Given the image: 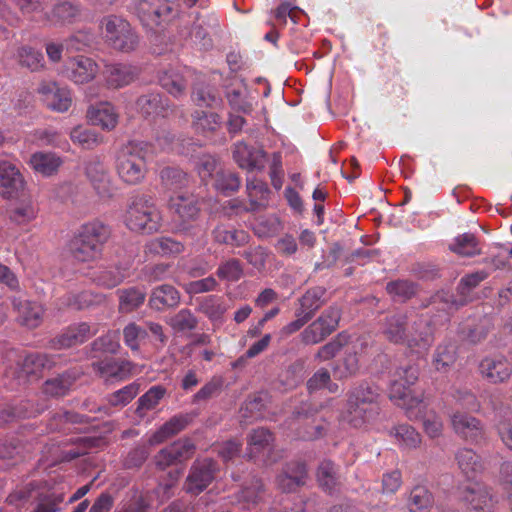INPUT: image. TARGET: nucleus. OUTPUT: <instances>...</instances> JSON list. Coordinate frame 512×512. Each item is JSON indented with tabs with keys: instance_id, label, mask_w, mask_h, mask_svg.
I'll return each mask as SVG.
<instances>
[{
	"instance_id": "1",
	"label": "nucleus",
	"mask_w": 512,
	"mask_h": 512,
	"mask_svg": "<svg viewBox=\"0 0 512 512\" xmlns=\"http://www.w3.org/2000/svg\"><path fill=\"white\" fill-rule=\"evenodd\" d=\"M380 332L385 340L410 349L426 350L433 342L430 323L419 317L410 321L406 311L396 309L387 313L380 321Z\"/></svg>"
},
{
	"instance_id": "2",
	"label": "nucleus",
	"mask_w": 512,
	"mask_h": 512,
	"mask_svg": "<svg viewBox=\"0 0 512 512\" xmlns=\"http://www.w3.org/2000/svg\"><path fill=\"white\" fill-rule=\"evenodd\" d=\"M110 236L109 228L93 221L80 227L69 242V253L77 262H91L101 255L102 246Z\"/></svg>"
},
{
	"instance_id": "3",
	"label": "nucleus",
	"mask_w": 512,
	"mask_h": 512,
	"mask_svg": "<svg viewBox=\"0 0 512 512\" xmlns=\"http://www.w3.org/2000/svg\"><path fill=\"white\" fill-rule=\"evenodd\" d=\"M153 153L152 146L143 141H131L122 146L116 157V171L129 185L140 183L146 172V158Z\"/></svg>"
},
{
	"instance_id": "4",
	"label": "nucleus",
	"mask_w": 512,
	"mask_h": 512,
	"mask_svg": "<svg viewBox=\"0 0 512 512\" xmlns=\"http://www.w3.org/2000/svg\"><path fill=\"white\" fill-rule=\"evenodd\" d=\"M161 215L147 195H137L131 198L128 205L125 223L131 231L151 234L160 228Z\"/></svg>"
},
{
	"instance_id": "5",
	"label": "nucleus",
	"mask_w": 512,
	"mask_h": 512,
	"mask_svg": "<svg viewBox=\"0 0 512 512\" xmlns=\"http://www.w3.org/2000/svg\"><path fill=\"white\" fill-rule=\"evenodd\" d=\"M102 25L105 29L107 42L115 50L129 53L137 48L139 37L125 19L116 15H109L103 18Z\"/></svg>"
},
{
	"instance_id": "6",
	"label": "nucleus",
	"mask_w": 512,
	"mask_h": 512,
	"mask_svg": "<svg viewBox=\"0 0 512 512\" xmlns=\"http://www.w3.org/2000/svg\"><path fill=\"white\" fill-rule=\"evenodd\" d=\"M340 319L341 309L337 305L329 306L301 332L302 343L315 345L322 342L338 328Z\"/></svg>"
},
{
	"instance_id": "7",
	"label": "nucleus",
	"mask_w": 512,
	"mask_h": 512,
	"mask_svg": "<svg viewBox=\"0 0 512 512\" xmlns=\"http://www.w3.org/2000/svg\"><path fill=\"white\" fill-rule=\"evenodd\" d=\"M218 470L216 461L211 458L195 460L190 467L184 490L193 495L200 494L213 482Z\"/></svg>"
},
{
	"instance_id": "8",
	"label": "nucleus",
	"mask_w": 512,
	"mask_h": 512,
	"mask_svg": "<svg viewBox=\"0 0 512 512\" xmlns=\"http://www.w3.org/2000/svg\"><path fill=\"white\" fill-rule=\"evenodd\" d=\"M135 10L143 25L153 28L171 18L173 6L168 0H139Z\"/></svg>"
},
{
	"instance_id": "9",
	"label": "nucleus",
	"mask_w": 512,
	"mask_h": 512,
	"mask_svg": "<svg viewBox=\"0 0 512 512\" xmlns=\"http://www.w3.org/2000/svg\"><path fill=\"white\" fill-rule=\"evenodd\" d=\"M317 412V408L313 407L309 403H302L293 411V420L303 424V427L298 429V436L301 439L315 440L325 434L327 430L326 423L312 419Z\"/></svg>"
},
{
	"instance_id": "10",
	"label": "nucleus",
	"mask_w": 512,
	"mask_h": 512,
	"mask_svg": "<svg viewBox=\"0 0 512 512\" xmlns=\"http://www.w3.org/2000/svg\"><path fill=\"white\" fill-rule=\"evenodd\" d=\"M56 366V358L46 353H30L17 364V378L23 380L39 379L46 371Z\"/></svg>"
},
{
	"instance_id": "11",
	"label": "nucleus",
	"mask_w": 512,
	"mask_h": 512,
	"mask_svg": "<svg viewBox=\"0 0 512 512\" xmlns=\"http://www.w3.org/2000/svg\"><path fill=\"white\" fill-rule=\"evenodd\" d=\"M419 376V369L414 364H406L398 367L391 380L390 398L392 400L403 401L410 397V386L414 385Z\"/></svg>"
},
{
	"instance_id": "12",
	"label": "nucleus",
	"mask_w": 512,
	"mask_h": 512,
	"mask_svg": "<svg viewBox=\"0 0 512 512\" xmlns=\"http://www.w3.org/2000/svg\"><path fill=\"white\" fill-rule=\"evenodd\" d=\"M454 432L462 439L478 443L485 436L482 422L474 416L462 412H455L451 416Z\"/></svg>"
},
{
	"instance_id": "13",
	"label": "nucleus",
	"mask_w": 512,
	"mask_h": 512,
	"mask_svg": "<svg viewBox=\"0 0 512 512\" xmlns=\"http://www.w3.org/2000/svg\"><path fill=\"white\" fill-rule=\"evenodd\" d=\"M97 72L96 62L82 55L69 59L63 69L64 76L76 84H84L93 80Z\"/></svg>"
},
{
	"instance_id": "14",
	"label": "nucleus",
	"mask_w": 512,
	"mask_h": 512,
	"mask_svg": "<svg viewBox=\"0 0 512 512\" xmlns=\"http://www.w3.org/2000/svg\"><path fill=\"white\" fill-rule=\"evenodd\" d=\"M232 156L241 169L253 171L264 169L267 155L262 149L248 146L244 142H237L232 148Z\"/></svg>"
},
{
	"instance_id": "15",
	"label": "nucleus",
	"mask_w": 512,
	"mask_h": 512,
	"mask_svg": "<svg viewBox=\"0 0 512 512\" xmlns=\"http://www.w3.org/2000/svg\"><path fill=\"white\" fill-rule=\"evenodd\" d=\"M81 14L80 4L63 0L55 3L49 11L45 12L43 19L52 25L64 26L78 21Z\"/></svg>"
},
{
	"instance_id": "16",
	"label": "nucleus",
	"mask_w": 512,
	"mask_h": 512,
	"mask_svg": "<svg viewBox=\"0 0 512 512\" xmlns=\"http://www.w3.org/2000/svg\"><path fill=\"white\" fill-rule=\"evenodd\" d=\"M460 497L468 508L477 512H489L493 507V498L489 489L480 483L464 487Z\"/></svg>"
},
{
	"instance_id": "17",
	"label": "nucleus",
	"mask_w": 512,
	"mask_h": 512,
	"mask_svg": "<svg viewBox=\"0 0 512 512\" xmlns=\"http://www.w3.org/2000/svg\"><path fill=\"white\" fill-rule=\"evenodd\" d=\"M13 309L17 312V321L20 325L29 329H35L40 326L43 320L44 309L34 301L22 298L12 300Z\"/></svg>"
},
{
	"instance_id": "18",
	"label": "nucleus",
	"mask_w": 512,
	"mask_h": 512,
	"mask_svg": "<svg viewBox=\"0 0 512 512\" xmlns=\"http://www.w3.org/2000/svg\"><path fill=\"white\" fill-rule=\"evenodd\" d=\"M95 334L87 323H80L69 327L62 334L50 340L49 346L52 349L60 350L82 344Z\"/></svg>"
},
{
	"instance_id": "19",
	"label": "nucleus",
	"mask_w": 512,
	"mask_h": 512,
	"mask_svg": "<svg viewBox=\"0 0 512 512\" xmlns=\"http://www.w3.org/2000/svg\"><path fill=\"white\" fill-rule=\"evenodd\" d=\"M479 372L490 383L507 381L512 374V367L504 357H485L479 364Z\"/></svg>"
},
{
	"instance_id": "20",
	"label": "nucleus",
	"mask_w": 512,
	"mask_h": 512,
	"mask_svg": "<svg viewBox=\"0 0 512 512\" xmlns=\"http://www.w3.org/2000/svg\"><path fill=\"white\" fill-rule=\"evenodd\" d=\"M38 92L44 96L47 106L58 112H65L72 103L70 91L59 87L56 82H42L38 87Z\"/></svg>"
},
{
	"instance_id": "21",
	"label": "nucleus",
	"mask_w": 512,
	"mask_h": 512,
	"mask_svg": "<svg viewBox=\"0 0 512 512\" xmlns=\"http://www.w3.org/2000/svg\"><path fill=\"white\" fill-rule=\"evenodd\" d=\"M380 413V407L364 406L347 401L346 409L342 413V421L354 428H360L373 421Z\"/></svg>"
},
{
	"instance_id": "22",
	"label": "nucleus",
	"mask_w": 512,
	"mask_h": 512,
	"mask_svg": "<svg viewBox=\"0 0 512 512\" xmlns=\"http://www.w3.org/2000/svg\"><path fill=\"white\" fill-rule=\"evenodd\" d=\"M169 208L184 222L196 219L200 212L197 197L187 192L171 196Z\"/></svg>"
},
{
	"instance_id": "23",
	"label": "nucleus",
	"mask_w": 512,
	"mask_h": 512,
	"mask_svg": "<svg viewBox=\"0 0 512 512\" xmlns=\"http://www.w3.org/2000/svg\"><path fill=\"white\" fill-rule=\"evenodd\" d=\"M107 85L119 89L134 82L139 74L137 67L129 64H111L105 70Z\"/></svg>"
},
{
	"instance_id": "24",
	"label": "nucleus",
	"mask_w": 512,
	"mask_h": 512,
	"mask_svg": "<svg viewBox=\"0 0 512 512\" xmlns=\"http://www.w3.org/2000/svg\"><path fill=\"white\" fill-rule=\"evenodd\" d=\"M23 180L18 169L9 162L0 163V195L14 197L22 189Z\"/></svg>"
},
{
	"instance_id": "25",
	"label": "nucleus",
	"mask_w": 512,
	"mask_h": 512,
	"mask_svg": "<svg viewBox=\"0 0 512 512\" xmlns=\"http://www.w3.org/2000/svg\"><path fill=\"white\" fill-rule=\"evenodd\" d=\"M85 173L96 192L105 197L110 194V178L105 165L98 159L87 162Z\"/></svg>"
},
{
	"instance_id": "26",
	"label": "nucleus",
	"mask_w": 512,
	"mask_h": 512,
	"mask_svg": "<svg viewBox=\"0 0 512 512\" xmlns=\"http://www.w3.org/2000/svg\"><path fill=\"white\" fill-rule=\"evenodd\" d=\"M136 108L144 117L165 116L169 105L166 98L158 92H149L139 96Z\"/></svg>"
},
{
	"instance_id": "27",
	"label": "nucleus",
	"mask_w": 512,
	"mask_h": 512,
	"mask_svg": "<svg viewBox=\"0 0 512 512\" xmlns=\"http://www.w3.org/2000/svg\"><path fill=\"white\" fill-rule=\"evenodd\" d=\"M421 290L419 283L409 279H396L386 284V292L396 303H406L416 297Z\"/></svg>"
},
{
	"instance_id": "28",
	"label": "nucleus",
	"mask_w": 512,
	"mask_h": 512,
	"mask_svg": "<svg viewBox=\"0 0 512 512\" xmlns=\"http://www.w3.org/2000/svg\"><path fill=\"white\" fill-rule=\"evenodd\" d=\"M180 302V294L171 285H161L152 290L149 298V306L156 311H163L176 307Z\"/></svg>"
},
{
	"instance_id": "29",
	"label": "nucleus",
	"mask_w": 512,
	"mask_h": 512,
	"mask_svg": "<svg viewBox=\"0 0 512 512\" xmlns=\"http://www.w3.org/2000/svg\"><path fill=\"white\" fill-rule=\"evenodd\" d=\"M92 367L103 377L123 379L131 373L133 365L127 360L106 357L93 362Z\"/></svg>"
},
{
	"instance_id": "30",
	"label": "nucleus",
	"mask_w": 512,
	"mask_h": 512,
	"mask_svg": "<svg viewBox=\"0 0 512 512\" xmlns=\"http://www.w3.org/2000/svg\"><path fill=\"white\" fill-rule=\"evenodd\" d=\"M326 292V288L322 286L308 289L299 298V308L297 310L300 314H304L309 319H312L315 313L326 303Z\"/></svg>"
},
{
	"instance_id": "31",
	"label": "nucleus",
	"mask_w": 512,
	"mask_h": 512,
	"mask_svg": "<svg viewBox=\"0 0 512 512\" xmlns=\"http://www.w3.org/2000/svg\"><path fill=\"white\" fill-rule=\"evenodd\" d=\"M78 376L76 371H65L54 378L46 380L42 391L47 396L63 397L70 391Z\"/></svg>"
},
{
	"instance_id": "32",
	"label": "nucleus",
	"mask_w": 512,
	"mask_h": 512,
	"mask_svg": "<svg viewBox=\"0 0 512 512\" xmlns=\"http://www.w3.org/2000/svg\"><path fill=\"white\" fill-rule=\"evenodd\" d=\"M87 117L93 125L101 126L106 130L114 129L118 123V114L110 103H101L98 106L90 107Z\"/></svg>"
},
{
	"instance_id": "33",
	"label": "nucleus",
	"mask_w": 512,
	"mask_h": 512,
	"mask_svg": "<svg viewBox=\"0 0 512 512\" xmlns=\"http://www.w3.org/2000/svg\"><path fill=\"white\" fill-rule=\"evenodd\" d=\"M378 388L367 382H362L347 393V401L370 407H380Z\"/></svg>"
},
{
	"instance_id": "34",
	"label": "nucleus",
	"mask_w": 512,
	"mask_h": 512,
	"mask_svg": "<svg viewBox=\"0 0 512 512\" xmlns=\"http://www.w3.org/2000/svg\"><path fill=\"white\" fill-rule=\"evenodd\" d=\"M215 242L232 247H242L249 243L250 235L242 229H229L225 225H218L212 231Z\"/></svg>"
},
{
	"instance_id": "35",
	"label": "nucleus",
	"mask_w": 512,
	"mask_h": 512,
	"mask_svg": "<svg viewBox=\"0 0 512 512\" xmlns=\"http://www.w3.org/2000/svg\"><path fill=\"white\" fill-rule=\"evenodd\" d=\"M160 179L162 186L176 194L182 193L190 184V179L187 173L179 168L166 167L160 172Z\"/></svg>"
},
{
	"instance_id": "36",
	"label": "nucleus",
	"mask_w": 512,
	"mask_h": 512,
	"mask_svg": "<svg viewBox=\"0 0 512 512\" xmlns=\"http://www.w3.org/2000/svg\"><path fill=\"white\" fill-rule=\"evenodd\" d=\"M119 298V312L130 313L143 305L146 299V291L139 287H129L117 291Z\"/></svg>"
},
{
	"instance_id": "37",
	"label": "nucleus",
	"mask_w": 512,
	"mask_h": 512,
	"mask_svg": "<svg viewBox=\"0 0 512 512\" xmlns=\"http://www.w3.org/2000/svg\"><path fill=\"white\" fill-rule=\"evenodd\" d=\"M467 303V299L455 298V296L447 291L441 290L423 300L420 304L421 308H427L434 305L438 310L452 311L457 310Z\"/></svg>"
},
{
	"instance_id": "38",
	"label": "nucleus",
	"mask_w": 512,
	"mask_h": 512,
	"mask_svg": "<svg viewBox=\"0 0 512 512\" xmlns=\"http://www.w3.org/2000/svg\"><path fill=\"white\" fill-rule=\"evenodd\" d=\"M127 277H129V267L115 265L100 270L94 280L99 286L111 289L120 285Z\"/></svg>"
},
{
	"instance_id": "39",
	"label": "nucleus",
	"mask_w": 512,
	"mask_h": 512,
	"mask_svg": "<svg viewBox=\"0 0 512 512\" xmlns=\"http://www.w3.org/2000/svg\"><path fill=\"white\" fill-rule=\"evenodd\" d=\"M193 420L190 414L173 416L154 434L155 442L160 443L184 430Z\"/></svg>"
},
{
	"instance_id": "40",
	"label": "nucleus",
	"mask_w": 512,
	"mask_h": 512,
	"mask_svg": "<svg viewBox=\"0 0 512 512\" xmlns=\"http://www.w3.org/2000/svg\"><path fill=\"white\" fill-rule=\"evenodd\" d=\"M455 460L460 470L468 477H472L484 469L481 457L470 448L459 449L455 454Z\"/></svg>"
},
{
	"instance_id": "41",
	"label": "nucleus",
	"mask_w": 512,
	"mask_h": 512,
	"mask_svg": "<svg viewBox=\"0 0 512 512\" xmlns=\"http://www.w3.org/2000/svg\"><path fill=\"white\" fill-rule=\"evenodd\" d=\"M33 169L44 176L56 173L62 164V160L54 153L37 152L30 158Z\"/></svg>"
},
{
	"instance_id": "42",
	"label": "nucleus",
	"mask_w": 512,
	"mask_h": 512,
	"mask_svg": "<svg viewBox=\"0 0 512 512\" xmlns=\"http://www.w3.org/2000/svg\"><path fill=\"white\" fill-rule=\"evenodd\" d=\"M449 250L462 257H473L481 253L478 239L472 233H464L457 236L449 244Z\"/></svg>"
},
{
	"instance_id": "43",
	"label": "nucleus",
	"mask_w": 512,
	"mask_h": 512,
	"mask_svg": "<svg viewBox=\"0 0 512 512\" xmlns=\"http://www.w3.org/2000/svg\"><path fill=\"white\" fill-rule=\"evenodd\" d=\"M492 328L493 324L491 319L483 317L479 319L475 324L463 327L460 333L464 341L475 345L484 341Z\"/></svg>"
},
{
	"instance_id": "44",
	"label": "nucleus",
	"mask_w": 512,
	"mask_h": 512,
	"mask_svg": "<svg viewBox=\"0 0 512 512\" xmlns=\"http://www.w3.org/2000/svg\"><path fill=\"white\" fill-rule=\"evenodd\" d=\"M166 388L161 385L152 386L145 394H143L137 402L135 413L140 418L146 416L147 412L156 408L160 401L166 395Z\"/></svg>"
},
{
	"instance_id": "45",
	"label": "nucleus",
	"mask_w": 512,
	"mask_h": 512,
	"mask_svg": "<svg viewBox=\"0 0 512 512\" xmlns=\"http://www.w3.org/2000/svg\"><path fill=\"white\" fill-rule=\"evenodd\" d=\"M457 360V350L454 344H441L438 345L434 355L432 364L434 368L439 371L446 373L455 364Z\"/></svg>"
},
{
	"instance_id": "46",
	"label": "nucleus",
	"mask_w": 512,
	"mask_h": 512,
	"mask_svg": "<svg viewBox=\"0 0 512 512\" xmlns=\"http://www.w3.org/2000/svg\"><path fill=\"white\" fill-rule=\"evenodd\" d=\"M16 60L19 65L32 72L39 71L44 67V57L42 53L28 45H21L17 48Z\"/></svg>"
},
{
	"instance_id": "47",
	"label": "nucleus",
	"mask_w": 512,
	"mask_h": 512,
	"mask_svg": "<svg viewBox=\"0 0 512 512\" xmlns=\"http://www.w3.org/2000/svg\"><path fill=\"white\" fill-rule=\"evenodd\" d=\"M319 486L328 493H332L339 484V475L333 462L323 460L317 470Z\"/></svg>"
},
{
	"instance_id": "48",
	"label": "nucleus",
	"mask_w": 512,
	"mask_h": 512,
	"mask_svg": "<svg viewBox=\"0 0 512 512\" xmlns=\"http://www.w3.org/2000/svg\"><path fill=\"white\" fill-rule=\"evenodd\" d=\"M247 195L250 202L251 210H261L265 207V201L269 194L267 185L258 179L247 180L246 183Z\"/></svg>"
},
{
	"instance_id": "49",
	"label": "nucleus",
	"mask_w": 512,
	"mask_h": 512,
	"mask_svg": "<svg viewBox=\"0 0 512 512\" xmlns=\"http://www.w3.org/2000/svg\"><path fill=\"white\" fill-rule=\"evenodd\" d=\"M434 502L430 491L422 485L415 486L408 498V507L411 512H423L432 507Z\"/></svg>"
},
{
	"instance_id": "50",
	"label": "nucleus",
	"mask_w": 512,
	"mask_h": 512,
	"mask_svg": "<svg viewBox=\"0 0 512 512\" xmlns=\"http://www.w3.org/2000/svg\"><path fill=\"white\" fill-rule=\"evenodd\" d=\"M241 181L239 176L230 170L216 172L214 186L225 195L238 191Z\"/></svg>"
},
{
	"instance_id": "51",
	"label": "nucleus",
	"mask_w": 512,
	"mask_h": 512,
	"mask_svg": "<svg viewBox=\"0 0 512 512\" xmlns=\"http://www.w3.org/2000/svg\"><path fill=\"white\" fill-rule=\"evenodd\" d=\"M273 442L274 437L272 432L263 427L254 429L248 438V445L252 453L270 450Z\"/></svg>"
},
{
	"instance_id": "52",
	"label": "nucleus",
	"mask_w": 512,
	"mask_h": 512,
	"mask_svg": "<svg viewBox=\"0 0 512 512\" xmlns=\"http://www.w3.org/2000/svg\"><path fill=\"white\" fill-rule=\"evenodd\" d=\"M226 97L233 110L242 113L252 111V104L247 100V89L243 85L228 88Z\"/></svg>"
},
{
	"instance_id": "53",
	"label": "nucleus",
	"mask_w": 512,
	"mask_h": 512,
	"mask_svg": "<svg viewBox=\"0 0 512 512\" xmlns=\"http://www.w3.org/2000/svg\"><path fill=\"white\" fill-rule=\"evenodd\" d=\"M37 209L31 200H23L9 211V218L16 224H26L36 217Z\"/></svg>"
},
{
	"instance_id": "54",
	"label": "nucleus",
	"mask_w": 512,
	"mask_h": 512,
	"mask_svg": "<svg viewBox=\"0 0 512 512\" xmlns=\"http://www.w3.org/2000/svg\"><path fill=\"white\" fill-rule=\"evenodd\" d=\"M359 371V359L357 353H347L333 368V375L336 379L343 380L353 377Z\"/></svg>"
},
{
	"instance_id": "55",
	"label": "nucleus",
	"mask_w": 512,
	"mask_h": 512,
	"mask_svg": "<svg viewBox=\"0 0 512 512\" xmlns=\"http://www.w3.org/2000/svg\"><path fill=\"white\" fill-rule=\"evenodd\" d=\"M168 324L176 332H186L194 330L198 320L189 309H181L169 319Z\"/></svg>"
},
{
	"instance_id": "56",
	"label": "nucleus",
	"mask_w": 512,
	"mask_h": 512,
	"mask_svg": "<svg viewBox=\"0 0 512 512\" xmlns=\"http://www.w3.org/2000/svg\"><path fill=\"white\" fill-rule=\"evenodd\" d=\"M349 342V336L339 333L330 342L322 346L315 355L316 359L327 361L335 357Z\"/></svg>"
},
{
	"instance_id": "57",
	"label": "nucleus",
	"mask_w": 512,
	"mask_h": 512,
	"mask_svg": "<svg viewBox=\"0 0 512 512\" xmlns=\"http://www.w3.org/2000/svg\"><path fill=\"white\" fill-rule=\"evenodd\" d=\"M70 138L73 143L84 149H92L99 144L96 132L83 126L74 127L70 132Z\"/></svg>"
},
{
	"instance_id": "58",
	"label": "nucleus",
	"mask_w": 512,
	"mask_h": 512,
	"mask_svg": "<svg viewBox=\"0 0 512 512\" xmlns=\"http://www.w3.org/2000/svg\"><path fill=\"white\" fill-rule=\"evenodd\" d=\"M150 250L161 255H176L184 250V245L172 238L160 237L150 243Z\"/></svg>"
},
{
	"instance_id": "59",
	"label": "nucleus",
	"mask_w": 512,
	"mask_h": 512,
	"mask_svg": "<svg viewBox=\"0 0 512 512\" xmlns=\"http://www.w3.org/2000/svg\"><path fill=\"white\" fill-rule=\"evenodd\" d=\"M194 118L195 129L202 133L214 132L221 124L219 115L214 112H196Z\"/></svg>"
},
{
	"instance_id": "60",
	"label": "nucleus",
	"mask_w": 512,
	"mask_h": 512,
	"mask_svg": "<svg viewBox=\"0 0 512 512\" xmlns=\"http://www.w3.org/2000/svg\"><path fill=\"white\" fill-rule=\"evenodd\" d=\"M119 348V334L117 331L108 332L106 335L97 338L92 343L93 352L116 354Z\"/></svg>"
},
{
	"instance_id": "61",
	"label": "nucleus",
	"mask_w": 512,
	"mask_h": 512,
	"mask_svg": "<svg viewBox=\"0 0 512 512\" xmlns=\"http://www.w3.org/2000/svg\"><path fill=\"white\" fill-rule=\"evenodd\" d=\"M216 274L222 280L236 282L243 276V267L238 259L231 258L219 265Z\"/></svg>"
},
{
	"instance_id": "62",
	"label": "nucleus",
	"mask_w": 512,
	"mask_h": 512,
	"mask_svg": "<svg viewBox=\"0 0 512 512\" xmlns=\"http://www.w3.org/2000/svg\"><path fill=\"white\" fill-rule=\"evenodd\" d=\"M192 99L200 107H212L220 102L216 90L209 86H197L192 93Z\"/></svg>"
},
{
	"instance_id": "63",
	"label": "nucleus",
	"mask_w": 512,
	"mask_h": 512,
	"mask_svg": "<svg viewBox=\"0 0 512 512\" xmlns=\"http://www.w3.org/2000/svg\"><path fill=\"white\" fill-rule=\"evenodd\" d=\"M139 389L140 385L138 383H131L110 394L107 397V401L112 406H125L137 396Z\"/></svg>"
},
{
	"instance_id": "64",
	"label": "nucleus",
	"mask_w": 512,
	"mask_h": 512,
	"mask_svg": "<svg viewBox=\"0 0 512 512\" xmlns=\"http://www.w3.org/2000/svg\"><path fill=\"white\" fill-rule=\"evenodd\" d=\"M160 85L171 95L178 97L184 94L186 83L182 76L175 73H164L159 78Z\"/></svg>"
}]
</instances>
